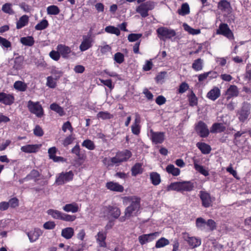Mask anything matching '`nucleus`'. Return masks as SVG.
Here are the masks:
<instances>
[{
	"label": "nucleus",
	"instance_id": "nucleus-1",
	"mask_svg": "<svg viewBox=\"0 0 251 251\" xmlns=\"http://www.w3.org/2000/svg\"><path fill=\"white\" fill-rule=\"evenodd\" d=\"M123 204L128 205L125 210V215L120 218L121 222H124L126 219L138 215L140 208V199L135 196L125 197L123 198Z\"/></svg>",
	"mask_w": 251,
	"mask_h": 251
},
{
	"label": "nucleus",
	"instance_id": "nucleus-2",
	"mask_svg": "<svg viewBox=\"0 0 251 251\" xmlns=\"http://www.w3.org/2000/svg\"><path fill=\"white\" fill-rule=\"evenodd\" d=\"M47 213L54 219L61 220L66 222H73L75 221L76 218L75 215L67 214L57 210L52 209H49Z\"/></svg>",
	"mask_w": 251,
	"mask_h": 251
},
{
	"label": "nucleus",
	"instance_id": "nucleus-3",
	"mask_svg": "<svg viewBox=\"0 0 251 251\" xmlns=\"http://www.w3.org/2000/svg\"><path fill=\"white\" fill-rule=\"evenodd\" d=\"M101 213L104 217L107 219L111 218L117 219L121 214V210L116 206L108 205L101 208Z\"/></svg>",
	"mask_w": 251,
	"mask_h": 251
},
{
	"label": "nucleus",
	"instance_id": "nucleus-4",
	"mask_svg": "<svg viewBox=\"0 0 251 251\" xmlns=\"http://www.w3.org/2000/svg\"><path fill=\"white\" fill-rule=\"evenodd\" d=\"M155 6V2L152 1H148L142 3L137 6L136 9V11L138 13L140 14L142 17L145 18L149 15L148 11L153 9Z\"/></svg>",
	"mask_w": 251,
	"mask_h": 251
},
{
	"label": "nucleus",
	"instance_id": "nucleus-5",
	"mask_svg": "<svg viewBox=\"0 0 251 251\" xmlns=\"http://www.w3.org/2000/svg\"><path fill=\"white\" fill-rule=\"evenodd\" d=\"M158 37L160 40L165 41L167 39H171L176 35L175 30L166 27H160L156 30Z\"/></svg>",
	"mask_w": 251,
	"mask_h": 251
},
{
	"label": "nucleus",
	"instance_id": "nucleus-6",
	"mask_svg": "<svg viewBox=\"0 0 251 251\" xmlns=\"http://www.w3.org/2000/svg\"><path fill=\"white\" fill-rule=\"evenodd\" d=\"M27 106L29 111L36 115L38 117H41L43 116L44 114L43 109L39 102H33L31 100H29L27 102Z\"/></svg>",
	"mask_w": 251,
	"mask_h": 251
},
{
	"label": "nucleus",
	"instance_id": "nucleus-7",
	"mask_svg": "<svg viewBox=\"0 0 251 251\" xmlns=\"http://www.w3.org/2000/svg\"><path fill=\"white\" fill-rule=\"evenodd\" d=\"M74 177V174L72 171L68 172H62L56 176L55 183L58 185H63L64 183L72 180Z\"/></svg>",
	"mask_w": 251,
	"mask_h": 251
},
{
	"label": "nucleus",
	"instance_id": "nucleus-8",
	"mask_svg": "<svg viewBox=\"0 0 251 251\" xmlns=\"http://www.w3.org/2000/svg\"><path fill=\"white\" fill-rule=\"evenodd\" d=\"M195 130L197 133L201 137H207L209 134V130L207 125L202 121L199 122L196 125Z\"/></svg>",
	"mask_w": 251,
	"mask_h": 251
},
{
	"label": "nucleus",
	"instance_id": "nucleus-9",
	"mask_svg": "<svg viewBox=\"0 0 251 251\" xmlns=\"http://www.w3.org/2000/svg\"><path fill=\"white\" fill-rule=\"evenodd\" d=\"M165 136L163 132H155L152 129L150 130V139L154 144H162L165 140Z\"/></svg>",
	"mask_w": 251,
	"mask_h": 251
},
{
	"label": "nucleus",
	"instance_id": "nucleus-10",
	"mask_svg": "<svg viewBox=\"0 0 251 251\" xmlns=\"http://www.w3.org/2000/svg\"><path fill=\"white\" fill-rule=\"evenodd\" d=\"M159 235V233L158 232L143 234L138 237V241L141 245H143L147 243L150 242L154 240L158 237Z\"/></svg>",
	"mask_w": 251,
	"mask_h": 251
},
{
	"label": "nucleus",
	"instance_id": "nucleus-11",
	"mask_svg": "<svg viewBox=\"0 0 251 251\" xmlns=\"http://www.w3.org/2000/svg\"><path fill=\"white\" fill-rule=\"evenodd\" d=\"M251 105L247 102H244L241 110L238 112L239 120L243 122L248 118L250 114Z\"/></svg>",
	"mask_w": 251,
	"mask_h": 251
},
{
	"label": "nucleus",
	"instance_id": "nucleus-12",
	"mask_svg": "<svg viewBox=\"0 0 251 251\" xmlns=\"http://www.w3.org/2000/svg\"><path fill=\"white\" fill-rule=\"evenodd\" d=\"M218 34H222L229 39H233L234 36L232 32L229 29L228 25L226 24H221L217 30Z\"/></svg>",
	"mask_w": 251,
	"mask_h": 251
},
{
	"label": "nucleus",
	"instance_id": "nucleus-13",
	"mask_svg": "<svg viewBox=\"0 0 251 251\" xmlns=\"http://www.w3.org/2000/svg\"><path fill=\"white\" fill-rule=\"evenodd\" d=\"M93 39L91 35H84L82 37V41L79 46V50L81 51H84L92 47Z\"/></svg>",
	"mask_w": 251,
	"mask_h": 251
},
{
	"label": "nucleus",
	"instance_id": "nucleus-14",
	"mask_svg": "<svg viewBox=\"0 0 251 251\" xmlns=\"http://www.w3.org/2000/svg\"><path fill=\"white\" fill-rule=\"evenodd\" d=\"M200 198L202 202V205L204 207H209L212 205V200L210 195L206 191H201Z\"/></svg>",
	"mask_w": 251,
	"mask_h": 251
},
{
	"label": "nucleus",
	"instance_id": "nucleus-15",
	"mask_svg": "<svg viewBox=\"0 0 251 251\" xmlns=\"http://www.w3.org/2000/svg\"><path fill=\"white\" fill-rule=\"evenodd\" d=\"M182 237L192 248H197L201 244V240L200 239L195 237H190L187 233H183Z\"/></svg>",
	"mask_w": 251,
	"mask_h": 251
},
{
	"label": "nucleus",
	"instance_id": "nucleus-16",
	"mask_svg": "<svg viewBox=\"0 0 251 251\" xmlns=\"http://www.w3.org/2000/svg\"><path fill=\"white\" fill-rule=\"evenodd\" d=\"M15 98L13 94L0 92V103L10 105L14 102Z\"/></svg>",
	"mask_w": 251,
	"mask_h": 251
},
{
	"label": "nucleus",
	"instance_id": "nucleus-17",
	"mask_svg": "<svg viewBox=\"0 0 251 251\" xmlns=\"http://www.w3.org/2000/svg\"><path fill=\"white\" fill-rule=\"evenodd\" d=\"M42 233L41 230L39 228H35L29 232H26V234L30 242L36 241Z\"/></svg>",
	"mask_w": 251,
	"mask_h": 251
},
{
	"label": "nucleus",
	"instance_id": "nucleus-18",
	"mask_svg": "<svg viewBox=\"0 0 251 251\" xmlns=\"http://www.w3.org/2000/svg\"><path fill=\"white\" fill-rule=\"evenodd\" d=\"M106 187L112 191L122 192L124 191V187L122 185L118 183L110 181L106 184Z\"/></svg>",
	"mask_w": 251,
	"mask_h": 251
},
{
	"label": "nucleus",
	"instance_id": "nucleus-19",
	"mask_svg": "<svg viewBox=\"0 0 251 251\" xmlns=\"http://www.w3.org/2000/svg\"><path fill=\"white\" fill-rule=\"evenodd\" d=\"M57 50L63 58H68L69 54L71 52V49L70 47L62 44H59L57 46Z\"/></svg>",
	"mask_w": 251,
	"mask_h": 251
},
{
	"label": "nucleus",
	"instance_id": "nucleus-20",
	"mask_svg": "<svg viewBox=\"0 0 251 251\" xmlns=\"http://www.w3.org/2000/svg\"><path fill=\"white\" fill-rule=\"evenodd\" d=\"M239 91L237 87L234 85H230L227 89L226 95L227 96L226 99L229 100L232 97H235L238 96Z\"/></svg>",
	"mask_w": 251,
	"mask_h": 251
},
{
	"label": "nucleus",
	"instance_id": "nucleus-21",
	"mask_svg": "<svg viewBox=\"0 0 251 251\" xmlns=\"http://www.w3.org/2000/svg\"><path fill=\"white\" fill-rule=\"evenodd\" d=\"M221 95V91L217 87H214L207 94V97L212 100H215Z\"/></svg>",
	"mask_w": 251,
	"mask_h": 251
},
{
	"label": "nucleus",
	"instance_id": "nucleus-22",
	"mask_svg": "<svg viewBox=\"0 0 251 251\" xmlns=\"http://www.w3.org/2000/svg\"><path fill=\"white\" fill-rule=\"evenodd\" d=\"M24 57L19 56L14 59L13 68L16 71H19L23 69L24 67Z\"/></svg>",
	"mask_w": 251,
	"mask_h": 251
},
{
	"label": "nucleus",
	"instance_id": "nucleus-23",
	"mask_svg": "<svg viewBox=\"0 0 251 251\" xmlns=\"http://www.w3.org/2000/svg\"><path fill=\"white\" fill-rule=\"evenodd\" d=\"M64 211L69 212H71L73 213H76L79 211V206L78 204L75 202L67 204L63 207Z\"/></svg>",
	"mask_w": 251,
	"mask_h": 251
},
{
	"label": "nucleus",
	"instance_id": "nucleus-24",
	"mask_svg": "<svg viewBox=\"0 0 251 251\" xmlns=\"http://www.w3.org/2000/svg\"><path fill=\"white\" fill-rule=\"evenodd\" d=\"M218 8L224 12H229L231 9L230 2L226 0H220L218 3Z\"/></svg>",
	"mask_w": 251,
	"mask_h": 251
},
{
	"label": "nucleus",
	"instance_id": "nucleus-25",
	"mask_svg": "<svg viewBox=\"0 0 251 251\" xmlns=\"http://www.w3.org/2000/svg\"><path fill=\"white\" fill-rule=\"evenodd\" d=\"M199 161L196 158H193V163L195 170L201 174L206 176L209 175L208 171L205 170L202 166L198 164Z\"/></svg>",
	"mask_w": 251,
	"mask_h": 251
},
{
	"label": "nucleus",
	"instance_id": "nucleus-26",
	"mask_svg": "<svg viewBox=\"0 0 251 251\" xmlns=\"http://www.w3.org/2000/svg\"><path fill=\"white\" fill-rule=\"evenodd\" d=\"M106 237V233L103 231H100L98 233L97 235V241L99 245L102 247H106V243L105 242Z\"/></svg>",
	"mask_w": 251,
	"mask_h": 251
},
{
	"label": "nucleus",
	"instance_id": "nucleus-27",
	"mask_svg": "<svg viewBox=\"0 0 251 251\" xmlns=\"http://www.w3.org/2000/svg\"><path fill=\"white\" fill-rule=\"evenodd\" d=\"M181 192L191 191L193 190L194 183L190 181H184L180 182Z\"/></svg>",
	"mask_w": 251,
	"mask_h": 251
},
{
	"label": "nucleus",
	"instance_id": "nucleus-28",
	"mask_svg": "<svg viewBox=\"0 0 251 251\" xmlns=\"http://www.w3.org/2000/svg\"><path fill=\"white\" fill-rule=\"evenodd\" d=\"M39 148L38 145H27L22 146L21 150L22 151L26 153H32L36 152Z\"/></svg>",
	"mask_w": 251,
	"mask_h": 251
},
{
	"label": "nucleus",
	"instance_id": "nucleus-29",
	"mask_svg": "<svg viewBox=\"0 0 251 251\" xmlns=\"http://www.w3.org/2000/svg\"><path fill=\"white\" fill-rule=\"evenodd\" d=\"M74 234V228L68 227L63 228L61 231V236L66 239H71Z\"/></svg>",
	"mask_w": 251,
	"mask_h": 251
},
{
	"label": "nucleus",
	"instance_id": "nucleus-30",
	"mask_svg": "<svg viewBox=\"0 0 251 251\" xmlns=\"http://www.w3.org/2000/svg\"><path fill=\"white\" fill-rule=\"evenodd\" d=\"M226 128V126L223 124L215 123L212 125L210 132L211 133H220L224 131Z\"/></svg>",
	"mask_w": 251,
	"mask_h": 251
},
{
	"label": "nucleus",
	"instance_id": "nucleus-31",
	"mask_svg": "<svg viewBox=\"0 0 251 251\" xmlns=\"http://www.w3.org/2000/svg\"><path fill=\"white\" fill-rule=\"evenodd\" d=\"M29 17L26 15H24L20 18L19 21L16 24V28L20 29L24 26H25L28 22Z\"/></svg>",
	"mask_w": 251,
	"mask_h": 251
},
{
	"label": "nucleus",
	"instance_id": "nucleus-32",
	"mask_svg": "<svg viewBox=\"0 0 251 251\" xmlns=\"http://www.w3.org/2000/svg\"><path fill=\"white\" fill-rule=\"evenodd\" d=\"M20 42L25 46L31 47L34 45L35 41L32 36H28L21 38Z\"/></svg>",
	"mask_w": 251,
	"mask_h": 251
},
{
	"label": "nucleus",
	"instance_id": "nucleus-33",
	"mask_svg": "<svg viewBox=\"0 0 251 251\" xmlns=\"http://www.w3.org/2000/svg\"><path fill=\"white\" fill-rule=\"evenodd\" d=\"M166 170L168 174H171L173 176H177L180 173L179 169L176 168L173 164L168 165L166 168Z\"/></svg>",
	"mask_w": 251,
	"mask_h": 251
},
{
	"label": "nucleus",
	"instance_id": "nucleus-34",
	"mask_svg": "<svg viewBox=\"0 0 251 251\" xmlns=\"http://www.w3.org/2000/svg\"><path fill=\"white\" fill-rule=\"evenodd\" d=\"M119 158L121 159V162L126 161L131 156V152L128 150L117 153Z\"/></svg>",
	"mask_w": 251,
	"mask_h": 251
},
{
	"label": "nucleus",
	"instance_id": "nucleus-35",
	"mask_svg": "<svg viewBox=\"0 0 251 251\" xmlns=\"http://www.w3.org/2000/svg\"><path fill=\"white\" fill-rule=\"evenodd\" d=\"M196 146L204 154H208L211 151L210 147L204 143L198 142Z\"/></svg>",
	"mask_w": 251,
	"mask_h": 251
},
{
	"label": "nucleus",
	"instance_id": "nucleus-36",
	"mask_svg": "<svg viewBox=\"0 0 251 251\" xmlns=\"http://www.w3.org/2000/svg\"><path fill=\"white\" fill-rule=\"evenodd\" d=\"M13 87L19 91L24 92L27 89V84L24 82L19 80L15 82Z\"/></svg>",
	"mask_w": 251,
	"mask_h": 251
},
{
	"label": "nucleus",
	"instance_id": "nucleus-37",
	"mask_svg": "<svg viewBox=\"0 0 251 251\" xmlns=\"http://www.w3.org/2000/svg\"><path fill=\"white\" fill-rule=\"evenodd\" d=\"M142 164L140 163H136L131 168V174L133 176H136L138 174H142L143 169L142 168Z\"/></svg>",
	"mask_w": 251,
	"mask_h": 251
},
{
	"label": "nucleus",
	"instance_id": "nucleus-38",
	"mask_svg": "<svg viewBox=\"0 0 251 251\" xmlns=\"http://www.w3.org/2000/svg\"><path fill=\"white\" fill-rule=\"evenodd\" d=\"M150 179L152 183L154 185H158L161 182L160 176L159 174L156 172H152L150 174Z\"/></svg>",
	"mask_w": 251,
	"mask_h": 251
},
{
	"label": "nucleus",
	"instance_id": "nucleus-39",
	"mask_svg": "<svg viewBox=\"0 0 251 251\" xmlns=\"http://www.w3.org/2000/svg\"><path fill=\"white\" fill-rule=\"evenodd\" d=\"M196 225L198 228L201 230H204L206 229V221L201 218H198L196 220Z\"/></svg>",
	"mask_w": 251,
	"mask_h": 251
},
{
	"label": "nucleus",
	"instance_id": "nucleus-40",
	"mask_svg": "<svg viewBox=\"0 0 251 251\" xmlns=\"http://www.w3.org/2000/svg\"><path fill=\"white\" fill-rule=\"evenodd\" d=\"M203 60L199 58L195 60L192 64V68L196 71H199L203 68Z\"/></svg>",
	"mask_w": 251,
	"mask_h": 251
},
{
	"label": "nucleus",
	"instance_id": "nucleus-41",
	"mask_svg": "<svg viewBox=\"0 0 251 251\" xmlns=\"http://www.w3.org/2000/svg\"><path fill=\"white\" fill-rule=\"evenodd\" d=\"M167 191H176L181 192L180 182H175L171 183L167 187Z\"/></svg>",
	"mask_w": 251,
	"mask_h": 251
},
{
	"label": "nucleus",
	"instance_id": "nucleus-42",
	"mask_svg": "<svg viewBox=\"0 0 251 251\" xmlns=\"http://www.w3.org/2000/svg\"><path fill=\"white\" fill-rule=\"evenodd\" d=\"M50 109L57 113L61 116H63L65 114L63 108L56 103H53L50 104Z\"/></svg>",
	"mask_w": 251,
	"mask_h": 251
},
{
	"label": "nucleus",
	"instance_id": "nucleus-43",
	"mask_svg": "<svg viewBox=\"0 0 251 251\" xmlns=\"http://www.w3.org/2000/svg\"><path fill=\"white\" fill-rule=\"evenodd\" d=\"M178 13L180 15L184 16L189 14L190 8L187 3H183L181 6V8L178 10Z\"/></svg>",
	"mask_w": 251,
	"mask_h": 251
},
{
	"label": "nucleus",
	"instance_id": "nucleus-44",
	"mask_svg": "<svg viewBox=\"0 0 251 251\" xmlns=\"http://www.w3.org/2000/svg\"><path fill=\"white\" fill-rule=\"evenodd\" d=\"M183 27L185 31L191 34L197 35L201 33L200 29H194L186 23L183 24Z\"/></svg>",
	"mask_w": 251,
	"mask_h": 251
},
{
	"label": "nucleus",
	"instance_id": "nucleus-45",
	"mask_svg": "<svg viewBox=\"0 0 251 251\" xmlns=\"http://www.w3.org/2000/svg\"><path fill=\"white\" fill-rule=\"evenodd\" d=\"M48 14L56 15L59 13L60 10L56 5H50L47 7Z\"/></svg>",
	"mask_w": 251,
	"mask_h": 251
},
{
	"label": "nucleus",
	"instance_id": "nucleus-46",
	"mask_svg": "<svg viewBox=\"0 0 251 251\" xmlns=\"http://www.w3.org/2000/svg\"><path fill=\"white\" fill-rule=\"evenodd\" d=\"M170 243L169 241L164 238L162 237L157 241L155 244V247L156 248H160L169 245Z\"/></svg>",
	"mask_w": 251,
	"mask_h": 251
},
{
	"label": "nucleus",
	"instance_id": "nucleus-47",
	"mask_svg": "<svg viewBox=\"0 0 251 251\" xmlns=\"http://www.w3.org/2000/svg\"><path fill=\"white\" fill-rule=\"evenodd\" d=\"M2 11L7 14L12 15L14 13L12 8V4L10 3H6L3 4L1 8Z\"/></svg>",
	"mask_w": 251,
	"mask_h": 251
},
{
	"label": "nucleus",
	"instance_id": "nucleus-48",
	"mask_svg": "<svg viewBox=\"0 0 251 251\" xmlns=\"http://www.w3.org/2000/svg\"><path fill=\"white\" fill-rule=\"evenodd\" d=\"M48 25V21L46 19H43L35 25V29L37 30H42L47 28Z\"/></svg>",
	"mask_w": 251,
	"mask_h": 251
},
{
	"label": "nucleus",
	"instance_id": "nucleus-49",
	"mask_svg": "<svg viewBox=\"0 0 251 251\" xmlns=\"http://www.w3.org/2000/svg\"><path fill=\"white\" fill-rule=\"evenodd\" d=\"M82 146L89 150H93L95 148L94 142L89 139L84 140L82 143Z\"/></svg>",
	"mask_w": 251,
	"mask_h": 251
},
{
	"label": "nucleus",
	"instance_id": "nucleus-50",
	"mask_svg": "<svg viewBox=\"0 0 251 251\" xmlns=\"http://www.w3.org/2000/svg\"><path fill=\"white\" fill-rule=\"evenodd\" d=\"M105 31L109 33L115 34L118 36L120 34V30L118 28L113 26H107L105 28Z\"/></svg>",
	"mask_w": 251,
	"mask_h": 251
},
{
	"label": "nucleus",
	"instance_id": "nucleus-51",
	"mask_svg": "<svg viewBox=\"0 0 251 251\" xmlns=\"http://www.w3.org/2000/svg\"><path fill=\"white\" fill-rule=\"evenodd\" d=\"M189 104L191 106L196 105L198 103V99L193 91L188 97Z\"/></svg>",
	"mask_w": 251,
	"mask_h": 251
},
{
	"label": "nucleus",
	"instance_id": "nucleus-52",
	"mask_svg": "<svg viewBox=\"0 0 251 251\" xmlns=\"http://www.w3.org/2000/svg\"><path fill=\"white\" fill-rule=\"evenodd\" d=\"M114 60L117 63L121 64L124 61V55L121 52H117L114 54Z\"/></svg>",
	"mask_w": 251,
	"mask_h": 251
},
{
	"label": "nucleus",
	"instance_id": "nucleus-53",
	"mask_svg": "<svg viewBox=\"0 0 251 251\" xmlns=\"http://www.w3.org/2000/svg\"><path fill=\"white\" fill-rule=\"evenodd\" d=\"M206 226L208 227L209 230L210 231L215 230L217 226L216 222L212 219H209L206 221Z\"/></svg>",
	"mask_w": 251,
	"mask_h": 251
},
{
	"label": "nucleus",
	"instance_id": "nucleus-54",
	"mask_svg": "<svg viewBox=\"0 0 251 251\" xmlns=\"http://www.w3.org/2000/svg\"><path fill=\"white\" fill-rule=\"evenodd\" d=\"M71 152L75 154L78 159L82 158V155L80 153V148L78 144H76L72 149Z\"/></svg>",
	"mask_w": 251,
	"mask_h": 251
},
{
	"label": "nucleus",
	"instance_id": "nucleus-55",
	"mask_svg": "<svg viewBox=\"0 0 251 251\" xmlns=\"http://www.w3.org/2000/svg\"><path fill=\"white\" fill-rule=\"evenodd\" d=\"M97 116L102 119H110L112 118V116L109 113L102 111L99 112Z\"/></svg>",
	"mask_w": 251,
	"mask_h": 251
},
{
	"label": "nucleus",
	"instance_id": "nucleus-56",
	"mask_svg": "<svg viewBox=\"0 0 251 251\" xmlns=\"http://www.w3.org/2000/svg\"><path fill=\"white\" fill-rule=\"evenodd\" d=\"M40 176V173L39 172L35 170H32L30 174H28L25 179H33L37 178V177H39Z\"/></svg>",
	"mask_w": 251,
	"mask_h": 251
},
{
	"label": "nucleus",
	"instance_id": "nucleus-57",
	"mask_svg": "<svg viewBox=\"0 0 251 251\" xmlns=\"http://www.w3.org/2000/svg\"><path fill=\"white\" fill-rule=\"evenodd\" d=\"M141 34L131 33L128 35V40L129 42H134L142 37Z\"/></svg>",
	"mask_w": 251,
	"mask_h": 251
},
{
	"label": "nucleus",
	"instance_id": "nucleus-58",
	"mask_svg": "<svg viewBox=\"0 0 251 251\" xmlns=\"http://www.w3.org/2000/svg\"><path fill=\"white\" fill-rule=\"evenodd\" d=\"M0 45L4 48H8L11 47V44L5 38L0 36Z\"/></svg>",
	"mask_w": 251,
	"mask_h": 251
},
{
	"label": "nucleus",
	"instance_id": "nucleus-59",
	"mask_svg": "<svg viewBox=\"0 0 251 251\" xmlns=\"http://www.w3.org/2000/svg\"><path fill=\"white\" fill-rule=\"evenodd\" d=\"M9 207L15 208L19 205V200L16 198L11 199L8 202Z\"/></svg>",
	"mask_w": 251,
	"mask_h": 251
},
{
	"label": "nucleus",
	"instance_id": "nucleus-60",
	"mask_svg": "<svg viewBox=\"0 0 251 251\" xmlns=\"http://www.w3.org/2000/svg\"><path fill=\"white\" fill-rule=\"evenodd\" d=\"M47 85L50 88H53L56 86V81L51 76L47 77Z\"/></svg>",
	"mask_w": 251,
	"mask_h": 251
},
{
	"label": "nucleus",
	"instance_id": "nucleus-61",
	"mask_svg": "<svg viewBox=\"0 0 251 251\" xmlns=\"http://www.w3.org/2000/svg\"><path fill=\"white\" fill-rule=\"evenodd\" d=\"M189 89V85L186 82H182L179 86L178 89L179 93L182 94Z\"/></svg>",
	"mask_w": 251,
	"mask_h": 251
},
{
	"label": "nucleus",
	"instance_id": "nucleus-62",
	"mask_svg": "<svg viewBox=\"0 0 251 251\" xmlns=\"http://www.w3.org/2000/svg\"><path fill=\"white\" fill-rule=\"evenodd\" d=\"M50 56L54 60L57 61L59 59L60 55L58 50L57 51L52 50L50 53Z\"/></svg>",
	"mask_w": 251,
	"mask_h": 251
},
{
	"label": "nucleus",
	"instance_id": "nucleus-63",
	"mask_svg": "<svg viewBox=\"0 0 251 251\" xmlns=\"http://www.w3.org/2000/svg\"><path fill=\"white\" fill-rule=\"evenodd\" d=\"M131 131L132 133L135 135H138L139 134L140 132V126L137 125H133L132 124L131 126Z\"/></svg>",
	"mask_w": 251,
	"mask_h": 251
},
{
	"label": "nucleus",
	"instance_id": "nucleus-64",
	"mask_svg": "<svg viewBox=\"0 0 251 251\" xmlns=\"http://www.w3.org/2000/svg\"><path fill=\"white\" fill-rule=\"evenodd\" d=\"M55 226V224L54 222L52 221H49L46 222L43 225V227L44 228L47 229H52Z\"/></svg>",
	"mask_w": 251,
	"mask_h": 251
}]
</instances>
